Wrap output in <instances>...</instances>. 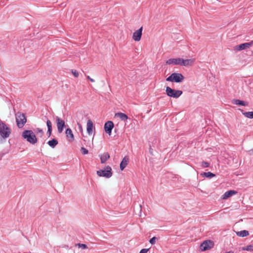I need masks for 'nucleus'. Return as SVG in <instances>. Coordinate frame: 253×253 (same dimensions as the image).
<instances>
[{
  "label": "nucleus",
  "mask_w": 253,
  "mask_h": 253,
  "mask_svg": "<svg viewBox=\"0 0 253 253\" xmlns=\"http://www.w3.org/2000/svg\"><path fill=\"white\" fill-rule=\"evenodd\" d=\"M22 136L32 144H35L38 141L35 134L32 130H24L22 133Z\"/></svg>",
  "instance_id": "1"
},
{
  "label": "nucleus",
  "mask_w": 253,
  "mask_h": 253,
  "mask_svg": "<svg viewBox=\"0 0 253 253\" xmlns=\"http://www.w3.org/2000/svg\"><path fill=\"white\" fill-rule=\"evenodd\" d=\"M11 133L10 128L2 121H0V135L3 138H8Z\"/></svg>",
  "instance_id": "2"
},
{
  "label": "nucleus",
  "mask_w": 253,
  "mask_h": 253,
  "mask_svg": "<svg viewBox=\"0 0 253 253\" xmlns=\"http://www.w3.org/2000/svg\"><path fill=\"white\" fill-rule=\"evenodd\" d=\"M184 79V76L181 73H173L166 79V81L178 83L181 82Z\"/></svg>",
  "instance_id": "3"
},
{
  "label": "nucleus",
  "mask_w": 253,
  "mask_h": 253,
  "mask_svg": "<svg viewBox=\"0 0 253 253\" xmlns=\"http://www.w3.org/2000/svg\"><path fill=\"white\" fill-rule=\"evenodd\" d=\"M96 173L99 176H102L106 178H110L113 174L112 168L109 166H106L104 169L97 170Z\"/></svg>",
  "instance_id": "4"
},
{
  "label": "nucleus",
  "mask_w": 253,
  "mask_h": 253,
  "mask_svg": "<svg viewBox=\"0 0 253 253\" xmlns=\"http://www.w3.org/2000/svg\"><path fill=\"white\" fill-rule=\"evenodd\" d=\"M16 122L19 128H22L27 122V119L24 114L18 112L16 115Z\"/></svg>",
  "instance_id": "5"
},
{
  "label": "nucleus",
  "mask_w": 253,
  "mask_h": 253,
  "mask_svg": "<svg viewBox=\"0 0 253 253\" xmlns=\"http://www.w3.org/2000/svg\"><path fill=\"white\" fill-rule=\"evenodd\" d=\"M166 92L168 96L175 98H178L183 93L181 90L172 89L169 86L166 87Z\"/></svg>",
  "instance_id": "6"
},
{
  "label": "nucleus",
  "mask_w": 253,
  "mask_h": 253,
  "mask_svg": "<svg viewBox=\"0 0 253 253\" xmlns=\"http://www.w3.org/2000/svg\"><path fill=\"white\" fill-rule=\"evenodd\" d=\"M56 122L58 129V131L59 133H60L63 131L64 128L65 126V121L60 119L59 117L56 116Z\"/></svg>",
  "instance_id": "7"
},
{
  "label": "nucleus",
  "mask_w": 253,
  "mask_h": 253,
  "mask_svg": "<svg viewBox=\"0 0 253 253\" xmlns=\"http://www.w3.org/2000/svg\"><path fill=\"white\" fill-rule=\"evenodd\" d=\"M114 123L111 121H108L104 125V129L105 132L109 135H111L112 130L114 127Z\"/></svg>",
  "instance_id": "8"
},
{
  "label": "nucleus",
  "mask_w": 253,
  "mask_h": 253,
  "mask_svg": "<svg viewBox=\"0 0 253 253\" xmlns=\"http://www.w3.org/2000/svg\"><path fill=\"white\" fill-rule=\"evenodd\" d=\"M142 30L143 27H141L138 30L133 33L132 38L135 41L138 42L141 40Z\"/></svg>",
  "instance_id": "9"
},
{
  "label": "nucleus",
  "mask_w": 253,
  "mask_h": 253,
  "mask_svg": "<svg viewBox=\"0 0 253 253\" xmlns=\"http://www.w3.org/2000/svg\"><path fill=\"white\" fill-rule=\"evenodd\" d=\"M212 242L210 240L204 241L200 245V249L202 251H205L211 248Z\"/></svg>",
  "instance_id": "10"
},
{
  "label": "nucleus",
  "mask_w": 253,
  "mask_h": 253,
  "mask_svg": "<svg viewBox=\"0 0 253 253\" xmlns=\"http://www.w3.org/2000/svg\"><path fill=\"white\" fill-rule=\"evenodd\" d=\"M181 58H170L166 61V64L168 65H179L181 66Z\"/></svg>",
  "instance_id": "11"
},
{
  "label": "nucleus",
  "mask_w": 253,
  "mask_h": 253,
  "mask_svg": "<svg viewBox=\"0 0 253 253\" xmlns=\"http://www.w3.org/2000/svg\"><path fill=\"white\" fill-rule=\"evenodd\" d=\"M253 44V41L249 42L242 43L236 46V49L237 50H242L246 48H249Z\"/></svg>",
  "instance_id": "12"
},
{
  "label": "nucleus",
  "mask_w": 253,
  "mask_h": 253,
  "mask_svg": "<svg viewBox=\"0 0 253 253\" xmlns=\"http://www.w3.org/2000/svg\"><path fill=\"white\" fill-rule=\"evenodd\" d=\"M65 133L67 138L68 139L70 142H73L74 140V134L72 132V130L70 128H68L66 129Z\"/></svg>",
  "instance_id": "13"
},
{
  "label": "nucleus",
  "mask_w": 253,
  "mask_h": 253,
  "mask_svg": "<svg viewBox=\"0 0 253 253\" xmlns=\"http://www.w3.org/2000/svg\"><path fill=\"white\" fill-rule=\"evenodd\" d=\"M86 126V130L88 134L89 135H91L93 131V128L94 127L93 122L90 120H88L87 122Z\"/></svg>",
  "instance_id": "14"
},
{
  "label": "nucleus",
  "mask_w": 253,
  "mask_h": 253,
  "mask_svg": "<svg viewBox=\"0 0 253 253\" xmlns=\"http://www.w3.org/2000/svg\"><path fill=\"white\" fill-rule=\"evenodd\" d=\"M236 193H237V192L235 190H230L227 191L222 196V198L223 199H226Z\"/></svg>",
  "instance_id": "15"
},
{
  "label": "nucleus",
  "mask_w": 253,
  "mask_h": 253,
  "mask_svg": "<svg viewBox=\"0 0 253 253\" xmlns=\"http://www.w3.org/2000/svg\"><path fill=\"white\" fill-rule=\"evenodd\" d=\"M194 62L192 59H183L181 58V66H191Z\"/></svg>",
  "instance_id": "16"
},
{
  "label": "nucleus",
  "mask_w": 253,
  "mask_h": 253,
  "mask_svg": "<svg viewBox=\"0 0 253 253\" xmlns=\"http://www.w3.org/2000/svg\"><path fill=\"white\" fill-rule=\"evenodd\" d=\"M100 158L101 163L104 164L110 158V155L108 152L104 153L100 156Z\"/></svg>",
  "instance_id": "17"
},
{
  "label": "nucleus",
  "mask_w": 253,
  "mask_h": 253,
  "mask_svg": "<svg viewBox=\"0 0 253 253\" xmlns=\"http://www.w3.org/2000/svg\"><path fill=\"white\" fill-rule=\"evenodd\" d=\"M128 163V158L127 157H125L122 160L120 164V169L123 170L127 165Z\"/></svg>",
  "instance_id": "18"
},
{
  "label": "nucleus",
  "mask_w": 253,
  "mask_h": 253,
  "mask_svg": "<svg viewBox=\"0 0 253 253\" xmlns=\"http://www.w3.org/2000/svg\"><path fill=\"white\" fill-rule=\"evenodd\" d=\"M115 116L119 118L122 121H124L128 119V117L126 114L121 112L116 113Z\"/></svg>",
  "instance_id": "19"
},
{
  "label": "nucleus",
  "mask_w": 253,
  "mask_h": 253,
  "mask_svg": "<svg viewBox=\"0 0 253 253\" xmlns=\"http://www.w3.org/2000/svg\"><path fill=\"white\" fill-rule=\"evenodd\" d=\"M232 103L234 104H236L239 106H247L248 103L243 100H240L239 99H234L232 101Z\"/></svg>",
  "instance_id": "20"
},
{
  "label": "nucleus",
  "mask_w": 253,
  "mask_h": 253,
  "mask_svg": "<svg viewBox=\"0 0 253 253\" xmlns=\"http://www.w3.org/2000/svg\"><path fill=\"white\" fill-rule=\"evenodd\" d=\"M47 144L52 148H54L58 143V140L55 138H53L47 142Z\"/></svg>",
  "instance_id": "21"
},
{
  "label": "nucleus",
  "mask_w": 253,
  "mask_h": 253,
  "mask_svg": "<svg viewBox=\"0 0 253 253\" xmlns=\"http://www.w3.org/2000/svg\"><path fill=\"white\" fill-rule=\"evenodd\" d=\"M236 234L240 237H244L248 236L249 235V233L248 231L244 230L241 231L237 232Z\"/></svg>",
  "instance_id": "22"
},
{
  "label": "nucleus",
  "mask_w": 253,
  "mask_h": 253,
  "mask_svg": "<svg viewBox=\"0 0 253 253\" xmlns=\"http://www.w3.org/2000/svg\"><path fill=\"white\" fill-rule=\"evenodd\" d=\"M201 175L210 178H211L215 176V175L214 173L211 172H204L203 173H202Z\"/></svg>",
  "instance_id": "23"
},
{
  "label": "nucleus",
  "mask_w": 253,
  "mask_h": 253,
  "mask_svg": "<svg viewBox=\"0 0 253 253\" xmlns=\"http://www.w3.org/2000/svg\"><path fill=\"white\" fill-rule=\"evenodd\" d=\"M242 251H253V245H249L246 247H242Z\"/></svg>",
  "instance_id": "24"
},
{
  "label": "nucleus",
  "mask_w": 253,
  "mask_h": 253,
  "mask_svg": "<svg viewBox=\"0 0 253 253\" xmlns=\"http://www.w3.org/2000/svg\"><path fill=\"white\" fill-rule=\"evenodd\" d=\"M243 114L247 118L253 119V112H243Z\"/></svg>",
  "instance_id": "25"
},
{
  "label": "nucleus",
  "mask_w": 253,
  "mask_h": 253,
  "mask_svg": "<svg viewBox=\"0 0 253 253\" xmlns=\"http://www.w3.org/2000/svg\"><path fill=\"white\" fill-rule=\"evenodd\" d=\"M210 166V163L207 162H202L201 167L204 168H208Z\"/></svg>",
  "instance_id": "26"
},
{
  "label": "nucleus",
  "mask_w": 253,
  "mask_h": 253,
  "mask_svg": "<svg viewBox=\"0 0 253 253\" xmlns=\"http://www.w3.org/2000/svg\"><path fill=\"white\" fill-rule=\"evenodd\" d=\"M81 152L82 153V154L83 155L87 154L88 153V150L86 148H85L84 147H82L81 148Z\"/></svg>",
  "instance_id": "27"
},
{
  "label": "nucleus",
  "mask_w": 253,
  "mask_h": 253,
  "mask_svg": "<svg viewBox=\"0 0 253 253\" xmlns=\"http://www.w3.org/2000/svg\"><path fill=\"white\" fill-rule=\"evenodd\" d=\"M46 125L47 126V129H52V124L51 121L49 120H47L46 121Z\"/></svg>",
  "instance_id": "28"
},
{
  "label": "nucleus",
  "mask_w": 253,
  "mask_h": 253,
  "mask_svg": "<svg viewBox=\"0 0 253 253\" xmlns=\"http://www.w3.org/2000/svg\"><path fill=\"white\" fill-rule=\"evenodd\" d=\"M157 239V238L156 237H153L149 240V242L150 244L153 245L155 243Z\"/></svg>",
  "instance_id": "29"
},
{
  "label": "nucleus",
  "mask_w": 253,
  "mask_h": 253,
  "mask_svg": "<svg viewBox=\"0 0 253 253\" xmlns=\"http://www.w3.org/2000/svg\"><path fill=\"white\" fill-rule=\"evenodd\" d=\"M71 72L76 78H78L79 77V74L78 71L76 70H72Z\"/></svg>",
  "instance_id": "30"
},
{
  "label": "nucleus",
  "mask_w": 253,
  "mask_h": 253,
  "mask_svg": "<svg viewBox=\"0 0 253 253\" xmlns=\"http://www.w3.org/2000/svg\"><path fill=\"white\" fill-rule=\"evenodd\" d=\"M51 133H52V129H47V135L48 136V137H50L51 135Z\"/></svg>",
  "instance_id": "31"
},
{
  "label": "nucleus",
  "mask_w": 253,
  "mask_h": 253,
  "mask_svg": "<svg viewBox=\"0 0 253 253\" xmlns=\"http://www.w3.org/2000/svg\"><path fill=\"white\" fill-rule=\"evenodd\" d=\"M79 246L80 247H81L83 249H86L87 248V246L85 245V244H79Z\"/></svg>",
  "instance_id": "32"
},
{
  "label": "nucleus",
  "mask_w": 253,
  "mask_h": 253,
  "mask_svg": "<svg viewBox=\"0 0 253 253\" xmlns=\"http://www.w3.org/2000/svg\"><path fill=\"white\" fill-rule=\"evenodd\" d=\"M148 250L149 249H143L140 251L139 253H147Z\"/></svg>",
  "instance_id": "33"
},
{
  "label": "nucleus",
  "mask_w": 253,
  "mask_h": 253,
  "mask_svg": "<svg viewBox=\"0 0 253 253\" xmlns=\"http://www.w3.org/2000/svg\"><path fill=\"white\" fill-rule=\"evenodd\" d=\"M86 78H87V79H88V80H89L91 82L93 83V82H95L94 80V79H92V78H91L89 76H86Z\"/></svg>",
  "instance_id": "34"
},
{
  "label": "nucleus",
  "mask_w": 253,
  "mask_h": 253,
  "mask_svg": "<svg viewBox=\"0 0 253 253\" xmlns=\"http://www.w3.org/2000/svg\"><path fill=\"white\" fill-rule=\"evenodd\" d=\"M37 130L38 132L41 133L42 135L43 134V132L42 129H41L40 128H38Z\"/></svg>",
  "instance_id": "35"
},
{
  "label": "nucleus",
  "mask_w": 253,
  "mask_h": 253,
  "mask_svg": "<svg viewBox=\"0 0 253 253\" xmlns=\"http://www.w3.org/2000/svg\"><path fill=\"white\" fill-rule=\"evenodd\" d=\"M149 153H150L151 155H153V150L152 148H151V146H150V147H149Z\"/></svg>",
  "instance_id": "36"
},
{
  "label": "nucleus",
  "mask_w": 253,
  "mask_h": 253,
  "mask_svg": "<svg viewBox=\"0 0 253 253\" xmlns=\"http://www.w3.org/2000/svg\"><path fill=\"white\" fill-rule=\"evenodd\" d=\"M250 155H253V149L249 151Z\"/></svg>",
  "instance_id": "37"
},
{
  "label": "nucleus",
  "mask_w": 253,
  "mask_h": 253,
  "mask_svg": "<svg viewBox=\"0 0 253 253\" xmlns=\"http://www.w3.org/2000/svg\"><path fill=\"white\" fill-rule=\"evenodd\" d=\"M225 253H234V252L232 251H230L228 252H226Z\"/></svg>",
  "instance_id": "38"
}]
</instances>
